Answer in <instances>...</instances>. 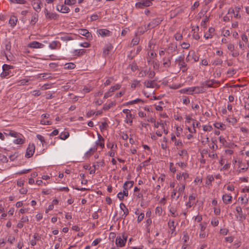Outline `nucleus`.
Returning a JSON list of instances; mask_svg holds the SVG:
<instances>
[{
    "mask_svg": "<svg viewBox=\"0 0 249 249\" xmlns=\"http://www.w3.org/2000/svg\"><path fill=\"white\" fill-rule=\"evenodd\" d=\"M184 56H179L175 60V63L178 64L179 68L182 70V72H185L187 70V64L184 62Z\"/></svg>",
    "mask_w": 249,
    "mask_h": 249,
    "instance_id": "1",
    "label": "nucleus"
},
{
    "mask_svg": "<svg viewBox=\"0 0 249 249\" xmlns=\"http://www.w3.org/2000/svg\"><path fill=\"white\" fill-rule=\"evenodd\" d=\"M14 68L13 66L4 64L2 66L3 71L1 73V77H5L10 74V70Z\"/></svg>",
    "mask_w": 249,
    "mask_h": 249,
    "instance_id": "2",
    "label": "nucleus"
},
{
    "mask_svg": "<svg viewBox=\"0 0 249 249\" xmlns=\"http://www.w3.org/2000/svg\"><path fill=\"white\" fill-rule=\"evenodd\" d=\"M199 57L196 54L195 51H191L189 52L188 56L186 58V60L187 62L193 60L194 62L198 61Z\"/></svg>",
    "mask_w": 249,
    "mask_h": 249,
    "instance_id": "3",
    "label": "nucleus"
},
{
    "mask_svg": "<svg viewBox=\"0 0 249 249\" xmlns=\"http://www.w3.org/2000/svg\"><path fill=\"white\" fill-rule=\"evenodd\" d=\"M122 237L123 239L120 236L116 238V244L117 246L122 247L124 246L127 240V236L124 234Z\"/></svg>",
    "mask_w": 249,
    "mask_h": 249,
    "instance_id": "4",
    "label": "nucleus"
},
{
    "mask_svg": "<svg viewBox=\"0 0 249 249\" xmlns=\"http://www.w3.org/2000/svg\"><path fill=\"white\" fill-rule=\"evenodd\" d=\"M134 184V182L133 181H126L123 185V188L124 190L123 192H122L123 193V195H124L125 196H127L128 195V188H127V185H130L129 186V188H131Z\"/></svg>",
    "mask_w": 249,
    "mask_h": 249,
    "instance_id": "5",
    "label": "nucleus"
},
{
    "mask_svg": "<svg viewBox=\"0 0 249 249\" xmlns=\"http://www.w3.org/2000/svg\"><path fill=\"white\" fill-rule=\"evenodd\" d=\"M35 149V145L33 144H29L26 150L25 157L27 158H29L32 156L34 153Z\"/></svg>",
    "mask_w": 249,
    "mask_h": 249,
    "instance_id": "6",
    "label": "nucleus"
},
{
    "mask_svg": "<svg viewBox=\"0 0 249 249\" xmlns=\"http://www.w3.org/2000/svg\"><path fill=\"white\" fill-rule=\"evenodd\" d=\"M161 21L159 18L153 19L148 25L145 28L146 30L150 28H153L160 23Z\"/></svg>",
    "mask_w": 249,
    "mask_h": 249,
    "instance_id": "7",
    "label": "nucleus"
},
{
    "mask_svg": "<svg viewBox=\"0 0 249 249\" xmlns=\"http://www.w3.org/2000/svg\"><path fill=\"white\" fill-rule=\"evenodd\" d=\"M28 46L31 48H42L43 47L44 45L41 43H39L37 41H33L30 43Z\"/></svg>",
    "mask_w": 249,
    "mask_h": 249,
    "instance_id": "8",
    "label": "nucleus"
},
{
    "mask_svg": "<svg viewBox=\"0 0 249 249\" xmlns=\"http://www.w3.org/2000/svg\"><path fill=\"white\" fill-rule=\"evenodd\" d=\"M45 14L47 19H55L57 18L56 14L49 12L47 9H45Z\"/></svg>",
    "mask_w": 249,
    "mask_h": 249,
    "instance_id": "9",
    "label": "nucleus"
},
{
    "mask_svg": "<svg viewBox=\"0 0 249 249\" xmlns=\"http://www.w3.org/2000/svg\"><path fill=\"white\" fill-rule=\"evenodd\" d=\"M57 10L63 13H68L70 11V8L64 5H58Z\"/></svg>",
    "mask_w": 249,
    "mask_h": 249,
    "instance_id": "10",
    "label": "nucleus"
},
{
    "mask_svg": "<svg viewBox=\"0 0 249 249\" xmlns=\"http://www.w3.org/2000/svg\"><path fill=\"white\" fill-rule=\"evenodd\" d=\"M32 4L33 7V8L37 12H38L40 11L41 2L40 1V0L35 2H32Z\"/></svg>",
    "mask_w": 249,
    "mask_h": 249,
    "instance_id": "11",
    "label": "nucleus"
},
{
    "mask_svg": "<svg viewBox=\"0 0 249 249\" xmlns=\"http://www.w3.org/2000/svg\"><path fill=\"white\" fill-rule=\"evenodd\" d=\"M144 85L147 88H154L157 85L154 80L146 81L144 82Z\"/></svg>",
    "mask_w": 249,
    "mask_h": 249,
    "instance_id": "12",
    "label": "nucleus"
},
{
    "mask_svg": "<svg viewBox=\"0 0 249 249\" xmlns=\"http://www.w3.org/2000/svg\"><path fill=\"white\" fill-rule=\"evenodd\" d=\"M172 58V56L166 58L164 57L163 58V66L165 68L169 67L171 64V60Z\"/></svg>",
    "mask_w": 249,
    "mask_h": 249,
    "instance_id": "13",
    "label": "nucleus"
},
{
    "mask_svg": "<svg viewBox=\"0 0 249 249\" xmlns=\"http://www.w3.org/2000/svg\"><path fill=\"white\" fill-rule=\"evenodd\" d=\"M219 84V82L215 81V80H211V81H207L206 83V86H207V87H213V88H215L216 86H215V85H218Z\"/></svg>",
    "mask_w": 249,
    "mask_h": 249,
    "instance_id": "14",
    "label": "nucleus"
},
{
    "mask_svg": "<svg viewBox=\"0 0 249 249\" xmlns=\"http://www.w3.org/2000/svg\"><path fill=\"white\" fill-rule=\"evenodd\" d=\"M120 207L121 209V210L123 211L124 214L123 215L124 216V217L128 214L129 211L128 209L126 207L124 204L121 203L120 204Z\"/></svg>",
    "mask_w": 249,
    "mask_h": 249,
    "instance_id": "15",
    "label": "nucleus"
},
{
    "mask_svg": "<svg viewBox=\"0 0 249 249\" xmlns=\"http://www.w3.org/2000/svg\"><path fill=\"white\" fill-rule=\"evenodd\" d=\"M222 199L225 203H229L231 202L232 196L230 195L225 194L223 196Z\"/></svg>",
    "mask_w": 249,
    "mask_h": 249,
    "instance_id": "16",
    "label": "nucleus"
},
{
    "mask_svg": "<svg viewBox=\"0 0 249 249\" xmlns=\"http://www.w3.org/2000/svg\"><path fill=\"white\" fill-rule=\"evenodd\" d=\"M98 32L101 36H109L110 34L109 31L107 29H100L98 31Z\"/></svg>",
    "mask_w": 249,
    "mask_h": 249,
    "instance_id": "17",
    "label": "nucleus"
},
{
    "mask_svg": "<svg viewBox=\"0 0 249 249\" xmlns=\"http://www.w3.org/2000/svg\"><path fill=\"white\" fill-rule=\"evenodd\" d=\"M17 21L18 19L17 17H13L10 18L9 22L11 26L14 27L16 25Z\"/></svg>",
    "mask_w": 249,
    "mask_h": 249,
    "instance_id": "18",
    "label": "nucleus"
},
{
    "mask_svg": "<svg viewBox=\"0 0 249 249\" xmlns=\"http://www.w3.org/2000/svg\"><path fill=\"white\" fill-rule=\"evenodd\" d=\"M38 15L37 14H35L32 17V18H31V21H30V23L32 24V25H35L36 24V23L37 21L38 20Z\"/></svg>",
    "mask_w": 249,
    "mask_h": 249,
    "instance_id": "19",
    "label": "nucleus"
},
{
    "mask_svg": "<svg viewBox=\"0 0 249 249\" xmlns=\"http://www.w3.org/2000/svg\"><path fill=\"white\" fill-rule=\"evenodd\" d=\"M69 137V133L68 132H62L59 137L60 139L65 140Z\"/></svg>",
    "mask_w": 249,
    "mask_h": 249,
    "instance_id": "20",
    "label": "nucleus"
},
{
    "mask_svg": "<svg viewBox=\"0 0 249 249\" xmlns=\"http://www.w3.org/2000/svg\"><path fill=\"white\" fill-rule=\"evenodd\" d=\"M79 33L80 35L87 37H89V33L88 32V31L84 29H81L79 30Z\"/></svg>",
    "mask_w": 249,
    "mask_h": 249,
    "instance_id": "21",
    "label": "nucleus"
},
{
    "mask_svg": "<svg viewBox=\"0 0 249 249\" xmlns=\"http://www.w3.org/2000/svg\"><path fill=\"white\" fill-rule=\"evenodd\" d=\"M168 226L170 229L172 231V233H173L176 228V226L175 225V222L173 220H172V221L170 220L168 222Z\"/></svg>",
    "mask_w": 249,
    "mask_h": 249,
    "instance_id": "22",
    "label": "nucleus"
},
{
    "mask_svg": "<svg viewBox=\"0 0 249 249\" xmlns=\"http://www.w3.org/2000/svg\"><path fill=\"white\" fill-rule=\"evenodd\" d=\"M195 89V87H192L189 88L188 89H183L182 90L183 91V93H188L192 94L193 92H194Z\"/></svg>",
    "mask_w": 249,
    "mask_h": 249,
    "instance_id": "23",
    "label": "nucleus"
},
{
    "mask_svg": "<svg viewBox=\"0 0 249 249\" xmlns=\"http://www.w3.org/2000/svg\"><path fill=\"white\" fill-rule=\"evenodd\" d=\"M214 125L215 127L221 129V130H224L226 128V125L222 123H216L214 124Z\"/></svg>",
    "mask_w": 249,
    "mask_h": 249,
    "instance_id": "24",
    "label": "nucleus"
},
{
    "mask_svg": "<svg viewBox=\"0 0 249 249\" xmlns=\"http://www.w3.org/2000/svg\"><path fill=\"white\" fill-rule=\"evenodd\" d=\"M115 105V103L113 102H111L109 104H105L103 107L104 110H108Z\"/></svg>",
    "mask_w": 249,
    "mask_h": 249,
    "instance_id": "25",
    "label": "nucleus"
},
{
    "mask_svg": "<svg viewBox=\"0 0 249 249\" xmlns=\"http://www.w3.org/2000/svg\"><path fill=\"white\" fill-rule=\"evenodd\" d=\"M112 49V46L111 45H108L107 46V47L104 49L103 51V53L105 55H107L108 54L109 51H110Z\"/></svg>",
    "mask_w": 249,
    "mask_h": 249,
    "instance_id": "26",
    "label": "nucleus"
},
{
    "mask_svg": "<svg viewBox=\"0 0 249 249\" xmlns=\"http://www.w3.org/2000/svg\"><path fill=\"white\" fill-rule=\"evenodd\" d=\"M139 102H143L142 100L141 99H139V98H137L134 100H133V101H130V102H128L127 103H126V105H133V104H136V103H138Z\"/></svg>",
    "mask_w": 249,
    "mask_h": 249,
    "instance_id": "27",
    "label": "nucleus"
},
{
    "mask_svg": "<svg viewBox=\"0 0 249 249\" xmlns=\"http://www.w3.org/2000/svg\"><path fill=\"white\" fill-rule=\"evenodd\" d=\"M65 66L67 69H73L75 67V65L73 63H66Z\"/></svg>",
    "mask_w": 249,
    "mask_h": 249,
    "instance_id": "28",
    "label": "nucleus"
},
{
    "mask_svg": "<svg viewBox=\"0 0 249 249\" xmlns=\"http://www.w3.org/2000/svg\"><path fill=\"white\" fill-rule=\"evenodd\" d=\"M121 86L119 84H116L115 86L111 87L109 89L111 92H114L115 90L120 89Z\"/></svg>",
    "mask_w": 249,
    "mask_h": 249,
    "instance_id": "29",
    "label": "nucleus"
},
{
    "mask_svg": "<svg viewBox=\"0 0 249 249\" xmlns=\"http://www.w3.org/2000/svg\"><path fill=\"white\" fill-rule=\"evenodd\" d=\"M76 3V0H65L64 4L71 5L74 4Z\"/></svg>",
    "mask_w": 249,
    "mask_h": 249,
    "instance_id": "30",
    "label": "nucleus"
},
{
    "mask_svg": "<svg viewBox=\"0 0 249 249\" xmlns=\"http://www.w3.org/2000/svg\"><path fill=\"white\" fill-rule=\"evenodd\" d=\"M219 142L221 143L224 146L227 147V142L226 139L222 137L221 136L219 137Z\"/></svg>",
    "mask_w": 249,
    "mask_h": 249,
    "instance_id": "31",
    "label": "nucleus"
},
{
    "mask_svg": "<svg viewBox=\"0 0 249 249\" xmlns=\"http://www.w3.org/2000/svg\"><path fill=\"white\" fill-rule=\"evenodd\" d=\"M185 187V184H183L182 187H179L178 188V192L179 194L177 196V199L179 197L180 194L184 192Z\"/></svg>",
    "mask_w": 249,
    "mask_h": 249,
    "instance_id": "32",
    "label": "nucleus"
},
{
    "mask_svg": "<svg viewBox=\"0 0 249 249\" xmlns=\"http://www.w3.org/2000/svg\"><path fill=\"white\" fill-rule=\"evenodd\" d=\"M14 142L15 144H23L24 142V141L21 138H18L14 141Z\"/></svg>",
    "mask_w": 249,
    "mask_h": 249,
    "instance_id": "33",
    "label": "nucleus"
},
{
    "mask_svg": "<svg viewBox=\"0 0 249 249\" xmlns=\"http://www.w3.org/2000/svg\"><path fill=\"white\" fill-rule=\"evenodd\" d=\"M123 112L126 114V117L127 118H132V114L130 113V111L129 109H124Z\"/></svg>",
    "mask_w": 249,
    "mask_h": 249,
    "instance_id": "34",
    "label": "nucleus"
},
{
    "mask_svg": "<svg viewBox=\"0 0 249 249\" xmlns=\"http://www.w3.org/2000/svg\"><path fill=\"white\" fill-rule=\"evenodd\" d=\"M219 222L217 218H213L211 221V224L213 226H217L218 225Z\"/></svg>",
    "mask_w": 249,
    "mask_h": 249,
    "instance_id": "35",
    "label": "nucleus"
},
{
    "mask_svg": "<svg viewBox=\"0 0 249 249\" xmlns=\"http://www.w3.org/2000/svg\"><path fill=\"white\" fill-rule=\"evenodd\" d=\"M58 44V42L56 41H54L53 42H52L50 44V47L52 49H54L56 48L57 45Z\"/></svg>",
    "mask_w": 249,
    "mask_h": 249,
    "instance_id": "36",
    "label": "nucleus"
},
{
    "mask_svg": "<svg viewBox=\"0 0 249 249\" xmlns=\"http://www.w3.org/2000/svg\"><path fill=\"white\" fill-rule=\"evenodd\" d=\"M208 18L206 17L203 20H202L201 22V25L203 26L204 28L206 27V23L208 21Z\"/></svg>",
    "mask_w": 249,
    "mask_h": 249,
    "instance_id": "37",
    "label": "nucleus"
},
{
    "mask_svg": "<svg viewBox=\"0 0 249 249\" xmlns=\"http://www.w3.org/2000/svg\"><path fill=\"white\" fill-rule=\"evenodd\" d=\"M11 1L13 3L19 4H25L26 3V1L25 0H11Z\"/></svg>",
    "mask_w": 249,
    "mask_h": 249,
    "instance_id": "38",
    "label": "nucleus"
},
{
    "mask_svg": "<svg viewBox=\"0 0 249 249\" xmlns=\"http://www.w3.org/2000/svg\"><path fill=\"white\" fill-rule=\"evenodd\" d=\"M8 135L10 136L15 137V138H17L18 135L17 132L12 131V130H10Z\"/></svg>",
    "mask_w": 249,
    "mask_h": 249,
    "instance_id": "39",
    "label": "nucleus"
},
{
    "mask_svg": "<svg viewBox=\"0 0 249 249\" xmlns=\"http://www.w3.org/2000/svg\"><path fill=\"white\" fill-rule=\"evenodd\" d=\"M97 150V148H91L86 153L87 156H90L91 155V152H94Z\"/></svg>",
    "mask_w": 249,
    "mask_h": 249,
    "instance_id": "40",
    "label": "nucleus"
},
{
    "mask_svg": "<svg viewBox=\"0 0 249 249\" xmlns=\"http://www.w3.org/2000/svg\"><path fill=\"white\" fill-rule=\"evenodd\" d=\"M113 78L112 77H109L105 82L104 85L105 86H107L109 85L111 82L113 81Z\"/></svg>",
    "mask_w": 249,
    "mask_h": 249,
    "instance_id": "41",
    "label": "nucleus"
},
{
    "mask_svg": "<svg viewBox=\"0 0 249 249\" xmlns=\"http://www.w3.org/2000/svg\"><path fill=\"white\" fill-rule=\"evenodd\" d=\"M223 63V61L222 60L220 59H216L214 61L213 63V65H214L215 66L218 65H221Z\"/></svg>",
    "mask_w": 249,
    "mask_h": 249,
    "instance_id": "42",
    "label": "nucleus"
},
{
    "mask_svg": "<svg viewBox=\"0 0 249 249\" xmlns=\"http://www.w3.org/2000/svg\"><path fill=\"white\" fill-rule=\"evenodd\" d=\"M175 38L176 40H179L182 39V36L179 33H177L175 35Z\"/></svg>",
    "mask_w": 249,
    "mask_h": 249,
    "instance_id": "43",
    "label": "nucleus"
},
{
    "mask_svg": "<svg viewBox=\"0 0 249 249\" xmlns=\"http://www.w3.org/2000/svg\"><path fill=\"white\" fill-rule=\"evenodd\" d=\"M203 130L205 131H210L212 129V127L210 125H204L203 126Z\"/></svg>",
    "mask_w": 249,
    "mask_h": 249,
    "instance_id": "44",
    "label": "nucleus"
},
{
    "mask_svg": "<svg viewBox=\"0 0 249 249\" xmlns=\"http://www.w3.org/2000/svg\"><path fill=\"white\" fill-rule=\"evenodd\" d=\"M36 137L39 141H40L42 144H43V142H45V139L42 135L40 134H37L36 135Z\"/></svg>",
    "mask_w": 249,
    "mask_h": 249,
    "instance_id": "45",
    "label": "nucleus"
},
{
    "mask_svg": "<svg viewBox=\"0 0 249 249\" xmlns=\"http://www.w3.org/2000/svg\"><path fill=\"white\" fill-rule=\"evenodd\" d=\"M101 241V238L96 239L95 240H94L93 241L92 244L93 246H96V245H97Z\"/></svg>",
    "mask_w": 249,
    "mask_h": 249,
    "instance_id": "46",
    "label": "nucleus"
},
{
    "mask_svg": "<svg viewBox=\"0 0 249 249\" xmlns=\"http://www.w3.org/2000/svg\"><path fill=\"white\" fill-rule=\"evenodd\" d=\"M181 46L183 49H188L190 47V44L186 42H183Z\"/></svg>",
    "mask_w": 249,
    "mask_h": 249,
    "instance_id": "47",
    "label": "nucleus"
},
{
    "mask_svg": "<svg viewBox=\"0 0 249 249\" xmlns=\"http://www.w3.org/2000/svg\"><path fill=\"white\" fill-rule=\"evenodd\" d=\"M144 213H141L138 217L137 221H138V222H141L144 218Z\"/></svg>",
    "mask_w": 249,
    "mask_h": 249,
    "instance_id": "48",
    "label": "nucleus"
},
{
    "mask_svg": "<svg viewBox=\"0 0 249 249\" xmlns=\"http://www.w3.org/2000/svg\"><path fill=\"white\" fill-rule=\"evenodd\" d=\"M148 72L147 71H141L139 73V75L141 77H143V76H145L146 75V74H147Z\"/></svg>",
    "mask_w": 249,
    "mask_h": 249,
    "instance_id": "49",
    "label": "nucleus"
},
{
    "mask_svg": "<svg viewBox=\"0 0 249 249\" xmlns=\"http://www.w3.org/2000/svg\"><path fill=\"white\" fill-rule=\"evenodd\" d=\"M228 49L231 52L233 51L234 50V45L232 44H229L228 46Z\"/></svg>",
    "mask_w": 249,
    "mask_h": 249,
    "instance_id": "50",
    "label": "nucleus"
},
{
    "mask_svg": "<svg viewBox=\"0 0 249 249\" xmlns=\"http://www.w3.org/2000/svg\"><path fill=\"white\" fill-rule=\"evenodd\" d=\"M140 81L137 80L133 81V82L131 84L132 88H135L137 85L139 83Z\"/></svg>",
    "mask_w": 249,
    "mask_h": 249,
    "instance_id": "51",
    "label": "nucleus"
},
{
    "mask_svg": "<svg viewBox=\"0 0 249 249\" xmlns=\"http://www.w3.org/2000/svg\"><path fill=\"white\" fill-rule=\"evenodd\" d=\"M239 199H240L241 200V201L242 202V203L244 204H247L248 202V199L247 198L246 200L244 199V198L243 197H240L239 198Z\"/></svg>",
    "mask_w": 249,
    "mask_h": 249,
    "instance_id": "52",
    "label": "nucleus"
},
{
    "mask_svg": "<svg viewBox=\"0 0 249 249\" xmlns=\"http://www.w3.org/2000/svg\"><path fill=\"white\" fill-rule=\"evenodd\" d=\"M139 43V39L138 38H133L131 41V43L133 44V45H135L138 44Z\"/></svg>",
    "mask_w": 249,
    "mask_h": 249,
    "instance_id": "53",
    "label": "nucleus"
},
{
    "mask_svg": "<svg viewBox=\"0 0 249 249\" xmlns=\"http://www.w3.org/2000/svg\"><path fill=\"white\" fill-rule=\"evenodd\" d=\"M236 211L239 214V215L242 214V208L241 207H240V206L236 207Z\"/></svg>",
    "mask_w": 249,
    "mask_h": 249,
    "instance_id": "54",
    "label": "nucleus"
},
{
    "mask_svg": "<svg viewBox=\"0 0 249 249\" xmlns=\"http://www.w3.org/2000/svg\"><path fill=\"white\" fill-rule=\"evenodd\" d=\"M155 75V72L154 71H150L148 74V77L150 79H152Z\"/></svg>",
    "mask_w": 249,
    "mask_h": 249,
    "instance_id": "55",
    "label": "nucleus"
},
{
    "mask_svg": "<svg viewBox=\"0 0 249 249\" xmlns=\"http://www.w3.org/2000/svg\"><path fill=\"white\" fill-rule=\"evenodd\" d=\"M124 196L122 192H119L117 195V196L120 200H123Z\"/></svg>",
    "mask_w": 249,
    "mask_h": 249,
    "instance_id": "56",
    "label": "nucleus"
},
{
    "mask_svg": "<svg viewBox=\"0 0 249 249\" xmlns=\"http://www.w3.org/2000/svg\"><path fill=\"white\" fill-rule=\"evenodd\" d=\"M111 92L109 90L104 95L105 98H107L108 97L111 96L112 94H111Z\"/></svg>",
    "mask_w": 249,
    "mask_h": 249,
    "instance_id": "57",
    "label": "nucleus"
},
{
    "mask_svg": "<svg viewBox=\"0 0 249 249\" xmlns=\"http://www.w3.org/2000/svg\"><path fill=\"white\" fill-rule=\"evenodd\" d=\"M95 113V112H94L92 110H90L87 113V117H91L92 115H94V114Z\"/></svg>",
    "mask_w": 249,
    "mask_h": 249,
    "instance_id": "58",
    "label": "nucleus"
},
{
    "mask_svg": "<svg viewBox=\"0 0 249 249\" xmlns=\"http://www.w3.org/2000/svg\"><path fill=\"white\" fill-rule=\"evenodd\" d=\"M28 79H22L19 82L20 83V85H25L27 82H28Z\"/></svg>",
    "mask_w": 249,
    "mask_h": 249,
    "instance_id": "59",
    "label": "nucleus"
},
{
    "mask_svg": "<svg viewBox=\"0 0 249 249\" xmlns=\"http://www.w3.org/2000/svg\"><path fill=\"white\" fill-rule=\"evenodd\" d=\"M143 3L141 2H137L136 3V6L138 8H143V7H144V6H143Z\"/></svg>",
    "mask_w": 249,
    "mask_h": 249,
    "instance_id": "60",
    "label": "nucleus"
},
{
    "mask_svg": "<svg viewBox=\"0 0 249 249\" xmlns=\"http://www.w3.org/2000/svg\"><path fill=\"white\" fill-rule=\"evenodd\" d=\"M27 192V190L26 189L22 188L19 190V193L21 194H26Z\"/></svg>",
    "mask_w": 249,
    "mask_h": 249,
    "instance_id": "61",
    "label": "nucleus"
},
{
    "mask_svg": "<svg viewBox=\"0 0 249 249\" xmlns=\"http://www.w3.org/2000/svg\"><path fill=\"white\" fill-rule=\"evenodd\" d=\"M80 46L83 47L88 48L89 46V44L88 42H84L81 43Z\"/></svg>",
    "mask_w": 249,
    "mask_h": 249,
    "instance_id": "62",
    "label": "nucleus"
},
{
    "mask_svg": "<svg viewBox=\"0 0 249 249\" xmlns=\"http://www.w3.org/2000/svg\"><path fill=\"white\" fill-rule=\"evenodd\" d=\"M98 17L97 15H93L91 16L90 18L92 21H94L98 19Z\"/></svg>",
    "mask_w": 249,
    "mask_h": 249,
    "instance_id": "63",
    "label": "nucleus"
},
{
    "mask_svg": "<svg viewBox=\"0 0 249 249\" xmlns=\"http://www.w3.org/2000/svg\"><path fill=\"white\" fill-rule=\"evenodd\" d=\"M183 104H186V105L189 104V103H190L189 99L187 97L184 98L183 100Z\"/></svg>",
    "mask_w": 249,
    "mask_h": 249,
    "instance_id": "64",
    "label": "nucleus"
}]
</instances>
